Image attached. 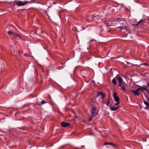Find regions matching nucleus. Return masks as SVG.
Listing matches in <instances>:
<instances>
[{"label": "nucleus", "instance_id": "1", "mask_svg": "<svg viewBox=\"0 0 149 149\" xmlns=\"http://www.w3.org/2000/svg\"><path fill=\"white\" fill-rule=\"evenodd\" d=\"M31 2L28 1H15V3L16 5L18 6H22L29 3H31Z\"/></svg>", "mask_w": 149, "mask_h": 149}, {"label": "nucleus", "instance_id": "2", "mask_svg": "<svg viewBox=\"0 0 149 149\" xmlns=\"http://www.w3.org/2000/svg\"><path fill=\"white\" fill-rule=\"evenodd\" d=\"M117 79L118 81L119 86L120 87H122L124 86L125 83L123 81V79L121 77H117Z\"/></svg>", "mask_w": 149, "mask_h": 149}, {"label": "nucleus", "instance_id": "3", "mask_svg": "<svg viewBox=\"0 0 149 149\" xmlns=\"http://www.w3.org/2000/svg\"><path fill=\"white\" fill-rule=\"evenodd\" d=\"M113 95L114 100L116 102H119V100L118 97L117 95V93L116 92L113 93Z\"/></svg>", "mask_w": 149, "mask_h": 149}, {"label": "nucleus", "instance_id": "4", "mask_svg": "<svg viewBox=\"0 0 149 149\" xmlns=\"http://www.w3.org/2000/svg\"><path fill=\"white\" fill-rule=\"evenodd\" d=\"M96 109L95 108H92L91 111V117L89 119V121H90L92 119V118L93 117L95 114V111Z\"/></svg>", "mask_w": 149, "mask_h": 149}, {"label": "nucleus", "instance_id": "5", "mask_svg": "<svg viewBox=\"0 0 149 149\" xmlns=\"http://www.w3.org/2000/svg\"><path fill=\"white\" fill-rule=\"evenodd\" d=\"M8 34L10 35L13 36V35H15L17 36L18 37H19L20 38H21L20 36L18 34L15 32H14L12 31H9L8 32Z\"/></svg>", "mask_w": 149, "mask_h": 149}, {"label": "nucleus", "instance_id": "6", "mask_svg": "<svg viewBox=\"0 0 149 149\" xmlns=\"http://www.w3.org/2000/svg\"><path fill=\"white\" fill-rule=\"evenodd\" d=\"M61 124L62 126L64 127H67L70 125V124L68 123L65 122H63L61 123Z\"/></svg>", "mask_w": 149, "mask_h": 149}, {"label": "nucleus", "instance_id": "7", "mask_svg": "<svg viewBox=\"0 0 149 149\" xmlns=\"http://www.w3.org/2000/svg\"><path fill=\"white\" fill-rule=\"evenodd\" d=\"M139 89H138V88H137L136 91H134L133 90H132L131 91V92L132 93H134L135 95L138 96L139 94Z\"/></svg>", "mask_w": 149, "mask_h": 149}, {"label": "nucleus", "instance_id": "8", "mask_svg": "<svg viewBox=\"0 0 149 149\" xmlns=\"http://www.w3.org/2000/svg\"><path fill=\"white\" fill-rule=\"evenodd\" d=\"M145 19H142L140 20L139 21L136 22V25H137V24H143L144 23H145Z\"/></svg>", "mask_w": 149, "mask_h": 149}, {"label": "nucleus", "instance_id": "9", "mask_svg": "<svg viewBox=\"0 0 149 149\" xmlns=\"http://www.w3.org/2000/svg\"><path fill=\"white\" fill-rule=\"evenodd\" d=\"M104 145H110L113 146L114 147H116V145L115 144H114L112 143L111 142H105L104 143Z\"/></svg>", "mask_w": 149, "mask_h": 149}, {"label": "nucleus", "instance_id": "10", "mask_svg": "<svg viewBox=\"0 0 149 149\" xmlns=\"http://www.w3.org/2000/svg\"><path fill=\"white\" fill-rule=\"evenodd\" d=\"M123 25V24H122ZM127 27V26H120L118 27V28L120 29V30L121 31L122 29H123L124 28H126Z\"/></svg>", "mask_w": 149, "mask_h": 149}, {"label": "nucleus", "instance_id": "11", "mask_svg": "<svg viewBox=\"0 0 149 149\" xmlns=\"http://www.w3.org/2000/svg\"><path fill=\"white\" fill-rule=\"evenodd\" d=\"M120 19H119V18H118L115 19L113 20V21H112V22H112V23H113L114 22H118V21H120Z\"/></svg>", "mask_w": 149, "mask_h": 149}, {"label": "nucleus", "instance_id": "12", "mask_svg": "<svg viewBox=\"0 0 149 149\" xmlns=\"http://www.w3.org/2000/svg\"><path fill=\"white\" fill-rule=\"evenodd\" d=\"M118 107H117L116 108H115V107H110V109L113 111H115L118 108Z\"/></svg>", "mask_w": 149, "mask_h": 149}, {"label": "nucleus", "instance_id": "13", "mask_svg": "<svg viewBox=\"0 0 149 149\" xmlns=\"http://www.w3.org/2000/svg\"><path fill=\"white\" fill-rule=\"evenodd\" d=\"M112 83H113V84L114 85H115L116 84V80L115 79H113L112 80Z\"/></svg>", "mask_w": 149, "mask_h": 149}, {"label": "nucleus", "instance_id": "14", "mask_svg": "<svg viewBox=\"0 0 149 149\" xmlns=\"http://www.w3.org/2000/svg\"><path fill=\"white\" fill-rule=\"evenodd\" d=\"M121 87V88H122L123 90L124 91H126V89H125L126 87L125 86H122V87Z\"/></svg>", "mask_w": 149, "mask_h": 149}, {"label": "nucleus", "instance_id": "15", "mask_svg": "<svg viewBox=\"0 0 149 149\" xmlns=\"http://www.w3.org/2000/svg\"><path fill=\"white\" fill-rule=\"evenodd\" d=\"M146 86H145V87H141V88H143V89H144L145 90H146L147 92H148V90L146 88Z\"/></svg>", "mask_w": 149, "mask_h": 149}, {"label": "nucleus", "instance_id": "16", "mask_svg": "<svg viewBox=\"0 0 149 149\" xmlns=\"http://www.w3.org/2000/svg\"><path fill=\"white\" fill-rule=\"evenodd\" d=\"M144 103L145 105H147L149 107V104L148 102L146 101H145L144 102Z\"/></svg>", "mask_w": 149, "mask_h": 149}, {"label": "nucleus", "instance_id": "17", "mask_svg": "<svg viewBox=\"0 0 149 149\" xmlns=\"http://www.w3.org/2000/svg\"><path fill=\"white\" fill-rule=\"evenodd\" d=\"M46 103L45 101L44 100H43L41 101V103L42 104H45Z\"/></svg>", "mask_w": 149, "mask_h": 149}, {"label": "nucleus", "instance_id": "18", "mask_svg": "<svg viewBox=\"0 0 149 149\" xmlns=\"http://www.w3.org/2000/svg\"><path fill=\"white\" fill-rule=\"evenodd\" d=\"M141 87H142L141 86V87H140V88H138V89H139V91L141 90L142 91H143V88H141Z\"/></svg>", "mask_w": 149, "mask_h": 149}, {"label": "nucleus", "instance_id": "19", "mask_svg": "<svg viewBox=\"0 0 149 149\" xmlns=\"http://www.w3.org/2000/svg\"><path fill=\"white\" fill-rule=\"evenodd\" d=\"M100 95H103V94L102 93H101V92L99 93H98V96H99Z\"/></svg>", "mask_w": 149, "mask_h": 149}, {"label": "nucleus", "instance_id": "20", "mask_svg": "<svg viewBox=\"0 0 149 149\" xmlns=\"http://www.w3.org/2000/svg\"><path fill=\"white\" fill-rule=\"evenodd\" d=\"M117 102V103H115L114 104V105H117L119 104V102Z\"/></svg>", "mask_w": 149, "mask_h": 149}, {"label": "nucleus", "instance_id": "21", "mask_svg": "<svg viewBox=\"0 0 149 149\" xmlns=\"http://www.w3.org/2000/svg\"><path fill=\"white\" fill-rule=\"evenodd\" d=\"M109 102L108 101L107 103V106H108L109 105Z\"/></svg>", "mask_w": 149, "mask_h": 149}, {"label": "nucleus", "instance_id": "22", "mask_svg": "<svg viewBox=\"0 0 149 149\" xmlns=\"http://www.w3.org/2000/svg\"><path fill=\"white\" fill-rule=\"evenodd\" d=\"M145 109H148V107L146 106V107H145Z\"/></svg>", "mask_w": 149, "mask_h": 149}, {"label": "nucleus", "instance_id": "23", "mask_svg": "<svg viewBox=\"0 0 149 149\" xmlns=\"http://www.w3.org/2000/svg\"><path fill=\"white\" fill-rule=\"evenodd\" d=\"M125 62L127 64H129V63L127 62V61H125Z\"/></svg>", "mask_w": 149, "mask_h": 149}, {"label": "nucleus", "instance_id": "24", "mask_svg": "<svg viewBox=\"0 0 149 149\" xmlns=\"http://www.w3.org/2000/svg\"><path fill=\"white\" fill-rule=\"evenodd\" d=\"M32 2L33 3L34 1V0H33L32 1Z\"/></svg>", "mask_w": 149, "mask_h": 149}, {"label": "nucleus", "instance_id": "25", "mask_svg": "<svg viewBox=\"0 0 149 149\" xmlns=\"http://www.w3.org/2000/svg\"><path fill=\"white\" fill-rule=\"evenodd\" d=\"M147 85H148V86H149V83H148L147 84Z\"/></svg>", "mask_w": 149, "mask_h": 149}, {"label": "nucleus", "instance_id": "26", "mask_svg": "<svg viewBox=\"0 0 149 149\" xmlns=\"http://www.w3.org/2000/svg\"><path fill=\"white\" fill-rule=\"evenodd\" d=\"M53 3H54L55 4H56V3L55 2H54Z\"/></svg>", "mask_w": 149, "mask_h": 149}, {"label": "nucleus", "instance_id": "27", "mask_svg": "<svg viewBox=\"0 0 149 149\" xmlns=\"http://www.w3.org/2000/svg\"><path fill=\"white\" fill-rule=\"evenodd\" d=\"M124 63V64H125V65H126L125 64V63Z\"/></svg>", "mask_w": 149, "mask_h": 149}, {"label": "nucleus", "instance_id": "28", "mask_svg": "<svg viewBox=\"0 0 149 149\" xmlns=\"http://www.w3.org/2000/svg\"><path fill=\"white\" fill-rule=\"evenodd\" d=\"M75 117H76V118H77V116H75Z\"/></svg>", "mask_w": 149, "mask_h": 149}, {"label": "nucleus", "instance_id": "29", "mask_svg": "<svg viewBox=\"0 0 149 149\" xmlns=\"http://www.w3.org/2000/svg\"><path fill=\"white\" fill-rule=\"evenodd\" d=\"M145 142H146V140H145Z\"/></svg>", "mask_w": 149, "mask_h": 149}, {"label": "nucleus", "instance_id": "30", "mask_svg": "<svg viewBox=\"0 0 149 149\" xmlns=\"http://www.w3.org/2000/svg\"><path fill=\"white\" fill-rule=\"evenodd\" d=\"M148 101H149V98L148 99Z\"/></svg>", "mask_w": 149, "mask_h": 149}, {"label": "nucleus", "instance_id": "31", "mask_svg": "<svg viewBox=\"0 0 149 149\" xmlns=\"http://www.w3.org/2000/svg\"><path fill=\"white\" fill-rule=\"evenodd\" d=\"M50 19V18H49Z\"/></svg>", "mask_w": 149, "mask_h": 149}]
</instances>
